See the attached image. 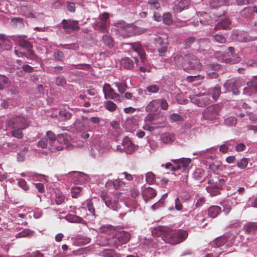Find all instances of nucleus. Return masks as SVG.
I'll return each instance as SVG.
<instances>
[{"label":"nucleus","instance_id":"1","mask_svg":"<svg viewBox=\"0 0 257 257\" xmlns=\"http://www.w3.org/2000/svg\"><path fill=\"white\" fill-rule=\"evenodd\" d=\"M188 236L187 231L182 229L166 232L161 239L170 244H176L184 241Z\"/></svg>","mask_w":257,"mask_h":257},{"label":"nucleus","instance_id":"2","mask_svg":"<svg viewBox=\"0 0 257 257\" xmlns=\"http://www.w3.org/2000/svg\"><path fill=\"white\" fill-rule=\"evenodd\" d=\"M226 181L223 177L215 176L208 180V186H206L207 192L212 196H216L221 194L225 184Z\"/></svg>","mask_w":257,"mask_h":257},{"label":"nucleus","instance_id":"3","mask_svg":"<svg viewBox=\"0 0 257 257\" xmlns=\"http://www.w3.org/2000/svg\"><path fill=\"white\" fill-rule=\"evenodd\" d=\"M235 238L234 233L231 232H226L223 236L216 238L211 243V245L215 248H220L221 249L228 248L232 245Z\"/></svg>","mask_w":257,"mask_h":257},{"label":"nucleus","instance_id":"4","mask_svg":"<svg viewBox=\"0 0 257 257\" xmlns=\"http://www.w3.org/2000/svg\"><path fill=\"white\" fill-rule=\"evenodd\" d=\"M220 111V107L219 105H211L203 110L202 117L207 121H213L219 118Z\"/></svg>","mask_w":257,"mask_h":257},{"label":"nucleus","instance_id":"5","mask_svg":"<svg viewBox=\"0 0 257 257\" xmlns=\"http://www.w3.org/2000/svg\"><path fill=\"white\" fill-rule=\"evenodd\" d=\"M7 124L12 128L26 129L30 124L29 119L22 115H17L10 118L7 121Z\"/></svg>","mask_w":257,"mask_h":257},{"label":"nucleus","instance_id":"6","mask_svg":"<svg viewBox=\"0 0 257 257\" xmlns=\"http://www.w3.org/2000/svg\"><path fill=\"white\" fill-rule=\"evenodd\" d=\"M130 234L124 231L117 232L111 240L112 245L118 250L122 248V245L126 244L130 240Z\"/></svg>","mask_w":257,"mask_h":257},{"label":"nucleus","instance_id":"7","mask_svg":"<svg viewBox=\"0 0 257 257\" xmlns=\"http://www.w3.org/2000/svg\"><path fill=\"white\" fill-rule=\"evenodd\" d=\"M101 198L105 205L114 211H117L119 208L118 198L114 195L109 194L107 193H102Z\"/></svg>","mask_w":257,"mask_h":257},{"label":"nucleus","instance_id":"8","mask_svg":"<svg viewBox=\"0 0 257 257\" xmlns=\"http://www.w3.org/2000/svg\"><path fill=\"white\" fill-rule=\"evenodd\" d=\"M185 66L184 70L188 71L190 70H200L201 64L199 60L194 55L188 54L185 57Z\"/></svg>","mask_w":257,"mask_h":257},{"label":"nucleus","instance_id":"9","mask_svg":"<svg viewBox=\"0 0 257 257\" xmlns=\"http://www.w3.org/2000/svg\"><path fill=\"white\" fill-rule=\"evenodd\" d=\"M190 98L192 103L199 107H204L210 103V96L206 94L190 96Z\"/></svg>","mask_w":257,"mask_h":257},{"label":"nucleus","instance_id":"10","mask_svg":"<svg viewBox=\"0 0 257 257\" xmlns=\"http://www.w3.org/2000/svg\"><path fill=\"white\" fill-rule=\"evenodd\" d=\"M103 92L104 97L107 99H112L115 102H121V96L115 92L109 84H105L103 87Z\"/></svg>","mask_w":257,"mask_h":257},{"label":"nucleus","instance_id":"11","mask_svg":"<svg viewBox=\"0 0 257 257\" xmlns=\"http://www.w3.org/2000/svg\"><path fill=\"white\" fill-rule=\"evenodd\" d=\"M223 87L226 91L232 92L233 94H239L238 86L233 80H228L223 84Z\"/></svg>","mask_w":257,"mask_h":257},{"label":"nucleus","instance_id":"12","mask_svg":"<svg viewBox=\"0 0 257 257\" xmlns=\"http://www.w3.org/2000/svg\"><path fill=\"white\" fill-rule=\"evenodd\" d=\"M248 34L243 31L235 30L233 31L231 38L232 40L240 42H246L248 40Z\"/></svg>","mask_w":257,"mask_h":257},{"label":"nucleus","instance_id":"13","mask_svg":"<svg viewBox=\"0 0 257 257\" xmlns=\"http://www.w3.org/2000/svg\"><path fill=\"white\" fill-rule=\"evenodd\" d=\"M123 151L127 154L133 153L135 150V146L132 143L129 138H124L122 141Z\"/></svg>","mask_w":257,"mask_h":257},{"label":"nucleus","instance_id":"14","mask_svg":"<svg viewBox=\"0 0 257 257\" xmlns=\"http://www.w3.org/2000/svg\"><path fill=\"white\" fill-rule=\"evenodd\" d=\"M80 29L78 21L65 20V33L77 32Z\"/></svg>","mask_w":257,"mask_h":257},{"label":"nucleus","instance_id":"15","mask_svg":"<svg viewBox=\"0 0 257 257\" xmlns=\"http://www.w3.org/2000/svg\"><path fill=\"white\" fill-rule=\"evenodd\" d=\"M19 45L22 51H26L27 52V55H33V47L30 42L25 40H21L19 42Z\"/></svg>","mask_w":257,"mask_h":257},{"label":"nucleus","instance_id":"16","mask_svg":"<svg viewBox=\"0 0 257 257\" xmlns=\"http://www.w3.org/2000/svg\"><path fill=\"white\" fill-rule=\"evenodd\" d=\"M190 3V0H179L175 3L173 10L176 13H180L189 5Z\"/></svg>","mask_w":257,"mask_h":257},{"label":"nucleus","instance_id":"17","mask_svg":"<svg viewBox=\"0 0 257 257\" xmlns=\"http://www.w3.org/2000/svg\"><path fill=\"white\" fill-rule=\"evenodd\" d=\"M245 231L250 235L257 233V222H248L243 226Z\"/></svg>","mask_w":257,"mask_h":257},{"label":"nucleus","instance_id":"18","mask_svg":"<svg viewBox=\"0 0 257 257\" xmlns=\"http://www.w3.org/2000/svg\"><path fill=\"white\" fill-rule=\"evenodd\" d=\"M174 163H176L177 166L178 167V170L182 168L183 170H185L191 163V160L190 158H182L178 160H172Z\"/></svg>","mask_w":257,"mask_h":257},{"label":"nucleus","instance_id":"19","mask_svg":"<svg viewBox=\"0 0 257 257\" xmlns=\"http://www.w3.org/2000/svg\"><path fill=\"white\" fill-rule=\"evenodd\" d=\"M156 195V191L151 187L145 189L142 192L143 198L146 203L147 202L148 200L154 198Z\"/></svg>","mask_w":257,"mask_h":257},{"label":"nucleus","instance_id":"20","mask_svg":"<svg viewBox=\"0 0 257 257\" xmlns=\"http://www.w3.org/2000/svg\"><path fill=\"white\" fill-rule=\"evenodd\" d=\"M231 21L228 18L222 19L220 22L218 23L214 27V30H229Z\"/></svg>","mask_w":257,"mask_h":257},{"label":"nucleus","instance_id":"21","mask_svg":"<svg viewBox=\"0 0 257 257\" xmlns=\"http://www.w3.org/2000/svg\"><path fill=\"white\" fill-rule=\"evenodd\" d=\"M158 99L151 101L146 106L145 110L147 112H155L159 108V102Z\"/></svg>","mask_w":257,"mask_h":257},{"label":"nucleus","instance_id":"22","mask_svg":"<svg viewBox=\"0 0 257 257\" xmlns=\"http://www.w3.org/2000/svg\"><path fill=\"white\" fill-rule=\"evenodd\" d=\"M131 46L133 50L137 52L139 55L142 62H143L145 59V55L140 43L136 42L135 43H132L131 44Z\"/></svg>","mask_w":257,"mask_h":257},{"label":"nucleus","instance_id":"23","mask_svg":"<svg viewBox=\"0 0 257 257\" xmlns=\"http://www.w3.org/2000/svg\"><path fill=\"white\" fill-rule=\"evenodd\" d=\"M10 24L13 28H22L24 27V19L20 17L13 18L11 20Z\"/></svg>","mask_w":257,"mask_h":257},{"label":"nucleus","instance_id":"24","mask_svg":"<svg viewBox=\"0 0 257 257\" xmlns=\"http://www.w3.org/2000/svg\"><path fill=\"white\" fill-rule=\"evenodd\" d=\"M199 22L203 26L209 25L212 23L211 17L206 12L200 13Z\"/></svg>","mask_w":257,"mask_h":257},{"label":"nucleus","instance_id":"25","mask_svg":"<svg viewBox=\"0 0 257 257\" xmlns=\"http://www.w3.org/2000/svg\"><path fill=\"white\" fill-rule=\"evenodd\" d=\"M65 220L70 222L73 223H80L83 224H86V222L82 218L74 214H68L65 216Z\"/></svg>","mask_w":257,"mask_h":257},{"label":"nucleus","instance_id":"26","mask_svg":"<svg viewBox=\"0 0 257 257\" xmlns=\"http://www.w3.org/2000/svg\"><path fill=\"white\" fill-rule=\"evenodd\" d=\"M73 174L75 175V177L78 179L77 183H85L88 182L89 180V177L88 175L83 173V172H75L73 173Z\"/></svg>","mask_w":257,"mask_h":257},{"label":"nucleus","instance_id":"27","mask_svg":"<svg viewBox=\"0 0 257 257\" xmlns=\"http://www.w3.org/2000/svg\"><path fill=\"white\" fill-rule=\"evenodd\" d=\"M120 65L124 69H132L134 67L133 61L128 57H124L121 59L120 61Z\"/></svg>","mask_w":257,"mask_h":257},{"label":"nucleus","instance_id":"28","mask_svg":"<svg viewBox=\"0 0 257 257\" xmlns=\"http://www.w3.org/2000/svg\"><path fill=\"white\" fill-rule=\"evenodd\" d=\"M184 60L185 58H184L180 54H176L174 57V62L175 65L178 68H183L184 69V67L185 66V62Z\"/></svg>","mask_w":257,"mask_h":257},{"label":"nucleus","instance_id":"29","mask_svg":"<svg viewBox=\"0 0 257 257\" xmlns=\"http://www.w3.org/2000/svg\"><path fill=\"white\" fill-rule=\"evenodd\" d=\"M221 207L218 206H211L208 209V216L212 218L216 217L220 212Z\"/></svg>","mask_w":257,"mask_h":257},{"label":"nucleus","instance_id":"30","mask_svg":"<svg viewBox=\"0 0 257 257\" xmlns=\"http://www.w3.org/2000/svg\"><path fill=\"white\" fill-rule=\"evenodd\" d=\"M167 230V228L166 227L159 226L153 228L152 233L154 236H160L161 235L163 236V235L166 233Z\"/></svg>","mask_w":257,"mask_h":257},{"label":"nucleus","instance_id":"31","mask_svg":"<svg viewBox=\"0 0 257 257\" xmlns=\"http://www.w3.org/2000/svg\"><path fill=\"white\" fill-rule=\"evenodd\" d=\"M90 239L85 235L79 234L76 238V243L77 245H84L88 243Z\"/></svg>","mask_w":257,"mask_h":257},{"label":"nucleus","instance_id":"32","mask_svg":"<svg viewBox=\"0 0 257 257\" xmlns=\"http://www.w3.org/2000/svg\"><path fill=\"white\" fill-rule=\"evenodd\" d=\"M101 256L103 257H120V254L116 253L113 249H104L100 253Z\"/></svg>","mask_w":257,"mask_h":257},{"label":"nucleus","instance_id":"33","mask_svg":"<svg viewBox=\"0 0 257 257\" xmlns=\"http://www.w3.org/2000/svg\"><path fill=\"white\" fill-rule=\"evenodd\" d=\"M228 4L229 2L227 0H212L210 3V7L211 9H216Z\"/></svg>","mask_w":257,"mask_h":257},{"label":"nucleus","instance_id":"34","mask_svg":"<svg viewBox=\"0 0 257 257\" xmlns=\"http://www.w3.org/2000/svg\"><path fill=\"white\" fill-rule=\"evenodd\" d=\"M102 41L104 45L109 48H111L114 46V40L113 38L108 35H104L102 36Z\"/></svg>","mask_w":257,"mask_h":257},{"label":"nucleus","instance_id":"35","mask_svg":"<svg viewBox=\"0 0 257 257\" xmlns=\"http://www.w3.org/2000/svg\"><path fill=\"white\" fill-rule=\"evenodd\" d=\"M134 29L133 24H127L125 28L122 29V32L120 33L124 37H129L134 34Z\"/></svg>","mask_w":257,"mask_h":257},{"label":"nucleus","instance_id":"36","mask_svg":"<svg viewBox=\"0 0 257 257\" xmlns=\"http://www.w3.org/2000/svg\"><path fill=\"white\" fill-rule=\"evenodd\" d=\"M204 170L201 168H196L193 173V177L194 179L198 181H201L204 179Z\"/></svg>","mask_w":257,"mask_h":257},{"label":"nucleus","instance_id":"37","mask_svg":"<svg viewBox=\"0 0 257 257\" xmlns=\"http://www.w3.org/2000/svg\"><path fill=\"white\" fill-rule=\"evenodd\" d=\"M162 141L165 144H169L174 141V136L170 133H166L162 134L161 136Z\"/></svg>","mask_w":257,"mask_h":257},{"label":"nucleus","instance_id":"38","mask_svg":"<svg viewBox=\"0 0 257 257\" xmlns=\"http://www.w3.org/2000/svg\"><path fill=\"white\" fill-rule=\"evenodd\" d=\"M194 219L197 221L196 223L200 226H205L207 224V222H205V217L201 213H198L195 215Z\"/></svg>","mask_w":257,"mask_h":257},{"label":"nucleus","instance_id":"39","mask_svg":"<svg viewBox=\"0 0 257 257\" xmlns=\"http://www.w3.org/2000/svg\"><path fill=\"white\" fill-rule=\"evenodd\" d=\"M122 181L120 179H117L115 180L114 181L110 180L106 182L105 186L108 187H110L113 186V188L115 190H117L119 188L120 186L121 185Z\"/></svg>","mask_w":257,"mask_h":257},{"label":"nucleus","instance_id":"40","mask_svg":"<svg viewBox=\"0 0 257 257\" xmlns=\"http://www.w3.org/2000/svg\"><path fill=\"white\" fill-rule=\"evenodd\" d=\"M114 86L117 87V90L119 93L123 94L125 92L126 88H127V85L125 82H114L113 84Z\"/></svg>","mask_w":257,"mask_h":257},{"label":"nucleus","instance_id":"41","mask_svg":"<svg viewBox=\"0 0 257 257\" xmlns=\"http://www.w3.org/2000/svg\"><path fill=\"white\" fill-rule=\"evenodd\" d=\"M162 19L163 23L167 25H170L173 23L172 16L171 13H164L162 16Z\"/></svg>","mask_w":257,"mask_h":257},{"label":"nucleus","instance_id":"42","mask_svg":"<svg viewBox=\"0 0 257 257\" xmlns=\"http://www.w3.org/2000/svg\"><path fill=\"white\" fill-rule=\"evenodd\" d=\"M247 86L243 89V93L247 95H251L256 92H257V88H254L248 82L247 83Z\"/></svg>","mask_w":257,"mask_h":257},{"label":"nucleus","instance_id":"43","mask_svg":"<svg viewBox=\"0 0 257 257\" xmlns=\"http://www.w3.org/2000/svg\"><path fill=\"white\" fill-rule=\"evenodd\" d=\"M104 21H98L95 25V29H98L101 32H107V22Z\"/></svg>","mask_w":257,"mask_h":257},{"label":"nucleus","instance_id":"44","mask_svg":"<svg viewBox=\"0 0 257 257\" xmlns=\"http://www.w3.org/2000/svg\"><path fill=\"white\" fill-rule=\"evenodd\" d=\"M75 172H78V171H72L69 172L66 175H65V180H67V181L68 183H77L78 179H77L75 177L74 174H73Z\"/></svg>","mask_w":257,"mask_h":257},{"label":"nucleus","instance_id":"45","mask_svg":"<svg viewBox=\"0 0 257 257\" xmlns=\"http://www.w3.org/2000/svg\"><path fill=\"white\" fill-rule=\"evenodd\" d=\"M104 106L106 109L110 112L114 111L117 108V105L111 101H107L104 103Z\"/></svg>","mask_w":257,"mask_h":257},{"label":"nucleus","instance_id":"46","mask_svg":"<svg viewBox=\"0 0 257 257\" xmlns=\"http://www.w3.org/2000/svg\"><path fill=\"white\" fill-rule=\"evenodd\" d=\"M14 130L11 131V134L12 136L18 139H22L23 137V133L22 132L24 129L20 128H13Z\"/></svg>","mask_w":257,"mask_h":257},{"label":"nucleus","instance_id":"47","mask_svg":"<svg viewBox=\"0 0 257 257\" xmlns=\"http://www.w3.org/2000/svg\"><path fill=\"white\" fill-rule=\"evenodd\" d=\"M146 181L149 184H152L156 181L155 175L152 172H149L146 174Z\"/></svg>","mask_w":257,"mask_h":257},{"label":"nucleus","instance_id":"48","mask_svg":"<svg viewBox=\"0 0 257 257\" xmlns=\"http://www.w3.org/2000/svg\"><path fill=\"white\" fill-rule=\"evenodd\" d=\"M221 163L219 162H214L210 164L209 166V168L214 173H217L218 170L220 167Z\"/></svg>","mask_w":257,"mask_h":257},{"label":"nucleus","instance_id":"49","mask_svg":"<svg viewBox=\"0 0 257 257\" xmlns=\"http://www.w3.org/2000/svg\"><path fill=\"white\" fill-rule=\"evenodd\" d=\"M148 5L151 10H159L161 8L158 0H149L148 1Z\"/></svg>","mask_w":257,"mask_h":257},{"label":"nucleus","instance_id":"50","mask_svg":"<svg viewBox=\"0 0 257 257\" xmlns=\"http://www.w3.org/2000/svg\"><path fill=\"white\" fill-rule=\"evenodd\" d=\"M82 188L81 187H73L71 189V196L73 198L78 197L81 192Z\"/></svg>","mask_w":257,"mask_h":257},{"label":"nucleus","instance_id":"51","mask_svg":"<svg viewBox=\"0 0 257 257\" xmlns=\"http://www.w3.org/2000/svg\"><path fill=\"white\" fill-rule=\"evenodd\" d=\"M248 163V159L243 158L237 162L236 165L240 169H244L246 167Z\"/></svg>","mask_w":257,"mask_h":257},{"label":"nucleus","instance_id":"52","mask_svg":"<svg viewBox=\"0 0 257 257\" xmlns=\"http://www.w3.org/2000/svg\"><path fill=\"white\" fill-rule=\"evenodd\" d=\"M206 202L205 198L202 196H197L196 197V201L195 203L196 208H200Z\"/></svg>","mask_w":257,"mask_h":257},{"label":"nucleus","instance_id":"53","mask_svg":"<svg viewBox=\"0 0 257 257\" xmlns=\"http://www.w3.org/2000/svg\"><path fill=\"white\" fill-rule=\"evenodd\" d=\"M195 40L196 38L194 37H189L186 38L184 41V48L185 49L190 48Z\"/></svg>","mask_w":257,"mask_h":257},{"label":"nucleus","instance_id":"54","mask_svg":"<svg viewBox=\"0 0 257 257\" xmlns=\"http://www.w3.org/2000/svg\"><path fill=\"white\" fill-rule=\"evenodd\" d=\"M146 89L150 93H156L159 91L160 87L157 84H152L147 86Z\"/></svg>","mask_w":257,"mask_h":257},{"label":"nucleus","instance_id":"55","mask_svg":"<svg viewBox=\"0 0 257 257\" xmlns=\"http://www.w3.org/2000/svg\"><path fill=\"white\" fill-rule=\"evenodd\" d=\"M212 39L213 41L219 43H224L226 39L222 35L216 34L212 36Z\"/></svg>","mask_w":257,"mask_h":257},{"label":"nucleus","instance_id":"56","mask_svg":"<svg viewBox=\"0 0 257 257\" xmlns=\"http://www.w3.org/2000/svg\"><path fill=\"white\" fill-rule=\"evenodd\" d=\"M86 206L90 213H91L93 216H95V209L91 200H87Z\"/></svg>","mask_w":257,"mask_h":257},{"label":"nucleus","instance_id":"57","mask_svg":"<svg viewBox=\"0 0 257 257\" xmlns=\"http://www.w3.org/2000/svg\"><path fill=\"white\" fill-rule=\"evenodd\" d=\"M18 184L19 186L25 191H28L29 189V186L24 179H20L18 181Z\"/></svg>","mask_w":257,"mask_h":257},{"label":"nucleus","instance_id":"58","mask_svg":"<svg viewBox=\"0 0 257 257\" xmlns=\"http://www.w3.org/2000/svg\"><path fill=\"white\" fill-rule=\"evenodd\" d=\"M225 123L229 126H234L237 122V119L235 117H229L225 120Z\"/></svg>","mask_w":257,"mask_h":257},{"label":"nucleus","instance_id":"59","mask_svg":"<svg viewBox=\"0 0 257 257\" xmlns=\"http://www.w3.org/2000/svg\"><path fill=\"white\" fill-rule=\"evenodd\" d=\"M154 41L156 47H159L165 45L163 39L160 36H156L154 39Z\"/></svg>","mask_w":257,"mask_h":257},{"label":"nucleus","instance_id":"60","mask_svg":"<svg viewBox=\"0 0 257 257\" xmlns=\"http://www.w3.org/2000/svg\"><path fill=\"white\" fill-rule=\"evenodd\" d=\"M220 89L218 87H215L212 91V97L214 100H216L220 94Z\"/></svg>","mask_w":257,"mask_h":257},{"label":"nucleus","instance_id":"61","mask_svg":"<svg viewBox=\"0 0 257 257\" xmlns=\"http://www.w3.org/2000/svg\"><path fill=\"white\" fill-rule=\"evenodd\" d=\"M208 71H218L220 69V65L217 63H212L208 66Z\"/></svg>","mask_w":257,"mask_h":257},{"label":"nucleus","instance_id":"62","mask_svg":"<svg viewBox=\"0 0 257 257\" xmlns=\"http://www.w3.org/2000/svg\"><path fill=\"white\" fill-rule=\"evenodd\" d=\"M127 24L123 21H119L116 23V27H117L119 33L122 32Z\"/></svg>","mask_w":257,"mask_h":257},{"label":"nucleus","instance_id":"63","mask_svg":"<svg viewBox=\"0 0 257 257\" xmlns=\"http://www.w3.org/2000/svg\"><path fill=\"white\" fill-rule=\"evenodd\" d=\"M74 126L76 129L79 132L84 130L85 125L82 121H77L74 123Z\"/></svg>","mask_w":257,"mask_h":257},{"label":"nucleus","instance_id":"64","mask_svg":"<svg viewBox=\"0 0 257 257\" xmlns=\"http://www.w3.org/2000/svg\"><path fill=\"white\" fill-rule=\"evenodd\" d=\"M25 257H43V254L40 251H36L26 254Z\"/></svg>","mask_w":257,"mask_h":257}]
</instances>
